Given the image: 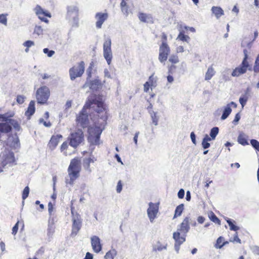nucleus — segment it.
Returning <instances> with one entry per match:
<instances>
[{
	"label": "nucleus",
	"instance_id": "obj_1",
	"mask_svg": "<svg viewBox=\"0 0 259 259\" xmlns=\"http://www.w3.org/2000/svg\"><path fill=\"white\" fill-rule=\"evenodd\" d=\"M88 108L92 109L99 113L103 112L105 108L102 99L96 95H92L89 98L82 109V128H88V139L91 144L98 145L102 128L97 125L91 126L89 125L90 121L89 116L84 113L85 110Z\"/></svg>",
	"mask_w": 259,
	"mask_h": 259
},
{
	"label": "nucleus",
	"instance_id": "obj_2",
	"mask_svg": "<svg viewBox=\"0 0 259 259\" xmlns=\"http://www.w3.org/2000/svg\"><path fill=\"white\" fill-rule=\"evenodd\" d=\"M80 159L79 157H75L71 160L68 168V175L70 178L68 183L72 184L74 181L79 177L80 172L79 164Z\"/></svg>",
	"mask_w": 259,
	"mask_h": 259
},
{
	"label": "nucleus",
	"instance_id": "obj_3",
	"mask_svg": "<svg viewBox=\"0 0 259 259\" xmlns=\"http://www.w3.org/2000/svg\"><path fill=\"white\" fill-rule=\"evenodd\" d=\"M50 96V90L47 86H41L38 88L36 91L35 97L38 104L41 105L47 104Z\"/></svg>",
	"mask_w": 259,
	"mask_h": 259
},
{
	"label": "nucleus",
	"instance_id": "obj_4",
	"mask_svg": "<svg viewBox=\"0 0 259 259\" xmlns=\"http://www.w3.org/2000/svg\"><path fill=\"white\" fill-rule=\"evenodd\" d=\"M71 214L73 220L72 235H75L80 229V215L77 211V205L74 201H71Z\"/></svg>",
	"mask_w": 259,
	"mask_h": 259
},
{
	"label": "nucleus",
	"instance_id": "obj_5",
	"mask_svg": "<svg viewBox=\"0 0 259 259\" xmlns=\"http://www.w3.org/2000/svg\"><path fill=\"white\" fill-rule=\"evenodd\" d=\"M191 221V219L189 217H186L183 222L178 226L177 231L174 233H179V237L184 236L185 237L190 229Z\"/></svg>",
	"mask_w": 259,
	"mask_h": 259
},
{
	"label": "nucleus",
	"instance_id": "obj_6",
	"mask_svg": "<svg viewBox=\"0 0 259 259\" xmlns=\"http://www.w3.org/2000/svg\"><path fill=\"white\" fill-rule=\"evenodd\" d=\"M103 56L108 65L111 63L113 55L111 50V40L107 38L103 44Z\"/></svg>",
	"mask_w": 259,
	"mask_h": 259
},
{
	"label": "nucleus",
	"instance_id": "obj_7",
	"mask_svg": "<svg viewBox=\"0 0 259 259\" xmlns=\"http://www.w3.org/2000/svg\"><path fill=\"white\" fill-rule=\"evenodd\" d=\"M170 53V48L165 41H162L161 45L159 47L158 60L162 63H164L167 59V57Z\"/></svg>",
	"mask_w": 259,
	"mask_h": 259
},
{
	"label": "nucleus",
	"instance_id": "obj_8",
	"mask_svg": "<svg viewBox=\"0 0 259 259\" xmlns=\"http://www.w3.org/2000/svg\"><path fill=\"white\" fill-rule=\"evenodd\" d=\"M69 144L74 148H76L81 143V131L71 133L67 138Z\"/></svg>",
	"mask_w": 259,
	"mask_h": 259
},
{
	"label": "nucleus",
	"instance_id": "obj_9",
	"mask_svg": "<svg viewBox=\"0 0 259 259\" xmlns=\"http://www.w3.org/2000/svg\"><path fill=\"white\" fill-rule=\"evenodd\" d=\"M251 69L249 63H246L242 61L241 64L235 68L232 72V76L233 77H238L240 75L245 73L247 69L250 70Z\"/></svg>",
	"mask_w": 259,
	"mask_h": 259
},
{
	"label": "nucleus",
	"instance_id": "obj_10",
	"mask_svg": "<svg viewBox=\"0 0 259 259\" xmlns=\"http://www.w3.org/2000/svg\"><path fill=\"white\" fill-rule=\"evenodd\" d=\"M158 212V204L152 202L149 203V207L147 209V215L151 223H153L155 219L157 217Z\"/></svg>",
	"mask_w": 259,
	"mask_h": 259
},
{
	"label": "nucleus",
	"instance_id": "obj_11",
	"mask_svg": "<svg viewBox=\"0 0 259 259\" xmlns=\"http://www.w3.org/2000/svg\"><path fill=\"white\" fill-rule=\"evenodd\" d=\"M34 10L36 15L38 16L39 19L43 22L48 23L49 20L46 18V17H48L49 18L51 17V15L49 12L44 11L39 5H37L35 7Z\"/></svg>",
	"mask_w": 259,
	"mask_h": 259
},
{
	"label": "nucleus",
	"instance_id": "obj_12",
	"mask_svg": "<svg viewBox=\"0 0 259 259\" xmlns=\"http://www.w3.org/2000/svg\"><path fill=\"white\" fill-rule=\"evenodd\" d=\"M91 245L94 251L99 253L102 248L100 239L97 236H93L91 238Z\"/></svg>",
	"mask_w": 259,
	"mask_h": 259
},
{
	"label": "nucleus",
	"instance_id": "obj_13",
	"mask_svg": "<svg viewBox=\"0 0 259 259\" xmlns=\"http://www.w3.org/2000/svg\"><path fill=\"white\" fill-rule=\"evenodd\" d=\"M62 138L63 136L60 134L53 135L48 144V147L49 149L51 150H54L57 146L60 140Z\"/></svg>",
	"mask_w": 259,
	"mask_h": 259
},
{
	"label": "nucleus",
	"instance_id": "obj_14",
	"mask_svg": "<svg viewBox=\"0 0 259 259\" xmlns=\"http://www.w3.org/2000/svg\"><path fill=\"white\" fill-rule=\"evenodd\" d=\"M97 22L96 26L97 28H101L103 23L108 18L107 13H98L96 14Z\"/></svg>",
	"mask_w": 259,
	"mask_h": 259
},
{
	"label": "nucleus",
	"instance_id": "obj_15",
	"mask_svg": "<svg viewBox=\"0 0 259 259\" xmlns=\"http://www.w3.org/2000/svg\"><path fill=\"white\" fill-rule=\"evenodd\" d=\"M173 238L175 240V249L177 252H179L180 245L186 240L184 236L179 237V233H174Z\"/></svg>",
	"mask_w": 259,
	"mask_h": 259
},
{
	"label": "nucleus",
	"instance_id": "obj_16",
	"mask_svg": "<svg viewBox=\"0 0 259 259\" xmlns=\"http://www.w3.org/2000/svg\"><path fill=\"white\" fill-rule=\"evenodd\" d=\"M69 74L71 80L75 79L77 77L81 75V67L80 65L73 66L69 70Z\"/></svg>",
	"mask_w": 259,
	"mask_h": 259
},
{
	"label": "nucleus",
	"instance_id": "obj_17",
	"mask_svg": "<svg viewBox=\"0 0 259 259\" xmlns=\"http://www.w3.org/2000/svg\"><path fill=\"white\" fill-rule=\"evenodd\" d=\"M35 111V102L33 100L31 101L28 105L27 110L25 111V115L29 119L34 113Z\"/></svg>",
	"mask_w": 259,
	"mask_h": 259
},
{
	"label": "nucleus",
	"instance_id": "obj_18",
	"mask_svg": "<svg viewBox=\"0 0 259 259\" xmlns=\"http://www.w3.org/2000/svg\"><path fill=\"white\" fill-rule=\"evenodd\" d=\"M139 20L145 23L152 22V17L151 15L144 13H140L138 16Z\"/></svg>",
	"mask_w": 259,
	"mask_h": 259
},
{
	"label": "nucleus",
	"instance_id": "obj_19",
	"mask_svg": "<svg viewBox=\"0 0 259 259\" xmlns=\"http://www.w3.org/2000/svg\"><path fill=\"white\" fill-rule=\"evenodd\" d=\"M87 86L86 84L83 86V87H85ZM101 86V81L98 79H95L92 81H91L89 84L87 85V87H89L90 89L94 91L97 90L98 88H99Z\"/></svg>",
	"mask_w": 259,
	"mask_h": 259
},
{
	"label": "nucleus",
	"instance_id": "obj_20",
	"mask_svg": "<svg viewBox=\"0 0 259 259\" xmlns=\"http://www.w3.org/2000/svg\"><path fill=\"white\" fill-rule=\"evenodd\" d=\"M247 136L241 132L238 137L237 141L240 144L243 146L248 145L249 143L247 141Z\"/></svg>",
	"mask_w": 259,
	"mask_h": 259
},
{
	"label": "nucleus",
	"instance_id": "obj_21",
	"mask_svg": "<svg viewBox=\"0 0 259 259\" xmlns=\"http://www.w3.org/2000/svg\"><path fill=\"white\" fill-rule=\"evenodd\" d=\"M211 11L218 19L224 14L223 10L219 7H212L211 8Z\"/></svg>",
	"mask_w": 259,
	"mask_h": 259
},
{
	"label": "nucleus",
	"instance_id": "obj_22",
	"mask_svg": "<svg viewBox=\"0 0 259 259\" xmlns=\"http://www.w3.org/2000/svg\"><path fill=\"white\" fill-rule=\"evenodd\" d=\"M167 248V244H162L160 241H157L153 245V250L154 251H161L162 250H166Z\"/></svg>",
	"mask_w": 259,
	"mask_h": 259
},
{
	"label": "nucleus",
	"instance_id": "obj_23",
	"mask_svg": "<svg viewBox=\"0 0 259 259\" xmlns=\"http://www.w3.org/2000/svg\"><path fill=\"white\" fill-rule=\"evenodd\" d=\"M12 130V127L7 123H0V132L1 133H8Z\"/></svg>",
	"mask_w": 259,
	"mask_h": 259
},
{
	"label": "nucleus",
	"instance_id": "obj_24",
	"mask_svg": "<svg viewBox=\"0 0 259 259\" xmlns=\"http://www.w3.org/2000/svg\"><path fill=\"white\" fill-rule=\"evenodd\" d=\"M231 112H232V109H231V107H230V105H227V106H226L224 107L223 114L221 118V119L222 120L226 119L229 116V115L230 114Z\"/></svg>",
	"mask_w": 259,
	"mask_h": 259
},
{
	"label": "nucleus",
	"instance_id": "obj_25",
	"mask_svg": "<svg viewBox=\"0 0 259 259\" xmlns=\"http://www.w3.org/2000/svg\"><path fill=\"white\" fill-rule=\"evenodd\" d=\"M69 148V145L67 141L64 142L60 147V151L63 153L65 156L71 155L70 152H68L67 150Z\"/></svg>",
	"mask_w": 259,
	"mask_h": 259
},
{
	"label": "nucleus",
	"instance_id": "obj_26",
	"mask_svg": "<svg viewBox=\"0 0 259 259\" xmlns=\"http://www.w3.org/2000/svg\"><path fill=\"white\" fill-rule=\"evenodd\" d=\"M215 71L212 66L208 67L205 75V79L206 80H210L214 75Z\"/></svg>",
	"mask_w": 259,
	"mask_h": 259
},
{
	"label": "nucleus",
	"instance_id": "obj_27",
	"mask_svg": "<svg viewBox=\"0 0 259 259\" xmlns=\"http://www.w3.org/2000/svg\"><path fill=\"white\" fill-rule=\"evenodd\" d=\"M12 142H11V146L13 148H17L20 146V142L19 138L17 134H15L14 136H12Z\"/></svg>",
	"mask_w": 259,
	"mask_h": 259
},
{
	"label": "nucleus",
	"instance_id": "obj_28",
	"mask_svg": "<svg viewBox=\"0 0 259 259\" xmlns=\"http://www.w3.org/2000/svg\"><path fill=\"white\" fill-rule=\"evenodd\" d=\"M209 136L206 134L204 136L202 142V146L204 149L208 148L210 147V144L208 143L209 141H210Z\"/></svg>",
	"mask_w": 259,
	"mask_h": 259
},
{
	"label": "nucleus",
	"instance_id": "obj_29",
	"mask_svg": "<svg viewBox=\"0 0 259 259\" xmlns=\"http://www.w3.org/2000/svg\"><path fill=\"white\" fill-rule=\"evenodd\" d=\"M157 77L154 75V74L149 76L148 82L150 85L151 87H156L157 85Z\"/></svg>",
	"mask_w": 259,
	"mask_h": 259
},
{
	"label": "nucleus",
	"instance_id": "obj_30",
	"mask_svg": "<svg viewBox=\"0 0 259 259\" xmlns=\"http://www.w3.org/2000/svg\"><path fill=\"white\" fill-rule=\"evenodd\" d=\"M116 254V250L115 249H112L106 253L104 257L105 259H114Z\"/></svg>",
	"mask_w": 259,
	"mask_h": 259
},
{
	"label": "nucleus",
	"instance_id": "obj_31",
	"mask_svg": "<svg viewBox=\"0 0 259 259\" xmlns=\"http://www.w3.org/2000/svg\"><path fill=\"white\" fill-rule=\"evenodd\" d=\"M9 123L13 126V127L17 131L21 130V126L19 122L14 119H9Z\"/></svg>",
	"mask_w": 259,
	"mask_h": 259
},
{
	"label": "nucleus",
	"instance_id": "obj_32",
	"mask_svg": "<svg viewBox=\"0 0 259 259\" xmlns=\"http://www.w3.org/2000/svg\"><path fill=\"white\" fill-rule=\"evenodd\" d=\"M219 129L218 127H213L212 128L210 132V139L211 140H213L215 139L219 133Z\"/></svg>",
	"mask_w": 259,
	"mask_h": 259
},
{
	"label": "nucleus",
	"instance_id": "obj_33",
	"mask_svg": "<svg viewBox=\"0 0 259 259\" xmlns=\"http://www.w3.org/2000/svg\"><path fill=\"white\" fill-rule=\"evenodd\" d=\"M149 112L150 114L153 123L155 125H157L158 124V121L159 118L157 116L156 112H155L153 111H150V110H149Z\"/></svg>",
	"mask_w": 259,
	"mask_h": 259
},
{
	"label": "nucleus",
	"instance_id": "obj_34",
	"mask_svg": "<svg viewBox=\"0 0 259 259\" xmlns=\"http://www.w3.org/2000/svg\"><path fill=\"white\" fill-rule=\"evenodd\" d=\"M225 220L227 222L228 224L229 225L230 227V229L231 230L236 231L239 229V228L238 226L235 225L233 224L232 221L231 219L227 218Z\"/></svg>",
	"mask_w": 259,
	"mask_h": 259
},
{
	"label": "nucleus",
	"instance_id": "obj_35",
	"mask_svg": "<svg viewBox=\"0 0 259 259\" xmlns=\"http://www.w3.org/2000/svg\"><path fill=\"white\" fill-rule=\"evenodd\" d=\"M184 209V204H181L179 205H178L175 210V213L174 215V218H176L178 216H180L183 212Z\"/></svg>",
	"mask_w": 259,
	"mask_h": 259
},
{
	"label": "nucleus",
	"instance_id": "obj_36",
	"mask_svg": "<svg viewBox=\"0 0 259 259\" xmlns=\"http://www.w3.org/2000/svg\"><path fill=\"white\" fill-rule=\"evenodd\" d=\"M94 162V160L91 158H89L88 159H85L83 160V166L84 167V168L88 170L89 172L91 171V169L89 168H90V163L91 162Z\"/></svg>",
	"mask_w": 259,
	"mask_h": 259
},
{
	"label": "nucleus",
	"instance_id": "obj_37",
	"mask_svg": "<svg viewBox=\"0 0 259 259\" xmlns=\"http://www.w3.org/2000/svg\"><path fill=\"white\" fill-rule=\"evenodd\" d=\"M209 218L211 221H212L214 223L220 225V220L218 219V218L214 214V213L213 212H211L209 214Z\"/></svg>",
	"mask_w": 259,
	"mask_h": 259
},
{
	"label": "nucleus",
	"instance_id": "obj_38",
	"mask_svg": "<svg viewBox=\"0 0 259 259\" xmlns=\"http://www.w3.org/2000/svg\"><path fill=\"white\" fill-rule=\"evenodd\" d=\"M177 39L188 42L190 37L188 35H185L182 32H180Z\"/></svg>",
	"mask_w": 259,
	"mask_h": 259
},
{
	"label": "nucleus",
	"instance_id": "obj_39",
	"mask_svg": "<svg viewBox=\"0 0 259 259\" xmlns=\"http://www.w3.org/2000/svg\"><path fill=\"white\" fill-rule=\"evenodd\" d=\"M253 41L252 40L251 41H248V40H247L246 39V38L245 37L242 41V43H241V46L242 47H248L249 49L251 48V47H252V44Z\"/></svg>",
	"mask_w": 259,
	"mask_h": 259
},
{
	"label": "nucleus",
	"instance_id": "obj_40",
	"mask_svg": "<svg viewBox=\"0 0 259 259\" xmlns=\"http://www.w3.org/2000/svg\"><path fill=\"white\" fill-rule=\"evenodd\" d=\"M23 45L26 48L25 49V52H28L29 48L34 45V42L32 40H27L24 42Z\"/></svg>",
	"mask_w": 259,
	"mask_h": 259
},
{
	"label": "nucleus",
	"instance_id": "obj_41",
	"mask_svg": "<svg viewBox=\"0 0 259 259\" xmlns=\"http://www.w3.org/2000/svg\"><path fill=\"white\" fill-rule=\"evenodd\" d=\"M253 71L255 73L259 72V54L257 56L255 60Z\"/></svg>",
	"mask_w": 259,
	"mask_h": 259
},
{
	"label": "nucleus",
	"instance_id": "obj_42",
	"mask_svg": "<svg viewBox=\"0 0 259 259\" xmlns=\"http://www.w3.org/2000/svg\"><path fill=\"white\" fill-rule=\"evenodd\" d=\"M39 124H42L45 126L49 127L51 126L52 123L50 121H45L44 118H40L38 120Z\"/></svg>",
	"mask_w": 259,
	"mask_h": 259
},
{
	"label": "nucleus",
	"instance_id": "obj_43",
	"mask_svg": "<svg viewBox=\"0 0 259 259\" xmlns=\"http://www.w3.org/2000/svg\"><path fill=\"white\" fill-rule=\"evenodd\" d=\"M29 193V188L28 186H26L24 189L23 192H22V197L23 200H25L28 196Z\"/></svg>",
	"mask_w": 259,
	"mask_h": 259
},
{
	"label": "nucleus",
	"instance_id": "obj_44",
	"mask_svg": "<svg viewBox=\"0 0 259 259\" xmlns=\"http://www.w3.org/2000/svg\"><path fill=\"white\" fill-rule=\"evenodd\" d=\"M250 144L255 149L259 151V142L256 140L252 139L250 140Z\"/></svg>",
	"mask_w": 259,
	"mask_h": 259
},
{
	"label": "nucleus",
	"instance_id": "obj_45",
	"mask_svg": "<svg viewBox=\"0 0 259 259\" xmlns=\"http://www.w3.org/2000/svg\"><path fill=\"white\" fill-rule=\"evenodd\" d=\"M168 61L174 64H176L179 62V60L177 55H171L168 59Z\"/></svg>",
	"mask_w": 259,
	"mask_h": 259
},
{
	"label": "nucleus",
	"instance_id": "obj_46",
	"mask_svg": "<svg viewBox=\"0 0 259 259\" xmlns=\"http://www.w3.org/2000/svg\"><path fill=\"white\" fill-rule=\"evenodd\" d=\"M93 67H94V63L93 62H92L90 63V65L87 70V73L88 74V78H90L91 77Z\"/></svg>",
	"mask_w": 259,
	"mask_h": 259
},
{
	"label": "nucleus",
	"instance_id": "obj_47",
	"mask_svg": "<svg viewBox=\"0 0 259 259\" xmlns=\"http://www.w3.org/2000/svg\"><path fill=\"white\" fill-rule=\"evenodd\" d=\"M122 190V182L121 180H119V181H118V182L117 183V184L116 186V191L117 193H120L121 192Z\"/></svg>",
	"mask_w": 259,
	"mask_h": 259
},
{
	"label": "nucleus",
	"instance_id": "obj_48",
	"mask_svg": "<svg viewBox=\"0 0 259 259\" xmlns=\"http://www.w3.org/2000/svg\"><path fill=\"white\" fill-rule=\"evenodd\" d=\"M122 12L125 16H127L130 13L129 7L127 5L121 8Z\"/></svg>",
	"mask_w": 259,
	"mask_h": 259
},
{
	"label": "nucleus",
	"instance_id": "obj_49",
	"mask_svg": "<svg viewBox=\"0 0 259 259\" xmlns=\"http://www.w3.org/2000/svg\"><path fill=\"white\" fill-rule=\"evenodd\" d=\"M44 53L47 54L48 56L49 57H52L54 54L55 52L52 50H49L48 48H45L43 50Z\"/></svg>",
	"mask_w": 259,
	"mask_h": 259
},
{
	"label": "nucleus",
	"instance_id": "obj_50",
	"mask_svg": "<svg viewBox=\"0 0 259 259\" xmlns=\"http://www.w3.org/2000/svg\"><path fill=\"white\" fill-rule=\"evenodd\" d=\"M0 23L4 24L7 25V19L6 17V16L4 14H1L0 15Z\"/></svg>",
	"mask_w": 259,
	"mask_h": 259
},
{
	"label": "nucleus",
	"instance_id": "obj_51",
	"mask_svg": "<svg viewBox=\"0 0 259 259\" xmlns=\"http://www.w3.org/2000/svg\"><path fill=\"white\" fill-rule=\"evenodd\" d=\"M34 33H35L37 34L38 35H39L40 34L42 33V29L41 28V26H35L34 30Z\"/></svg>",
	"mask_w": 259,
	"mask_h": 259
},
{
	"label": "nucleus",
	"instance_id": "obj_52",
	"mask_svg": "<svg viewBox=\"0 0 259 259\" xmlns=\"http://www.w3.org/2000/svg\"><path fill=\"white\" fill-rule=\"evenodd\" d=\"M243 54H244V58L242 60L243 62H246V63H249L247 61L248 59V51L246 49H244L243 50Z\"/></svg>",
	"mask_w": 259,
	"mask_h": 259
},
{
	"label": "nucleus",
	"instance_id": "obj_53",
	"mask_svg": "<svg viewBox=\"0 0 259 259\" xmlns=\"http://www.w3.org/2000/svg\"><path fill=\"white\" fill-rule=\"evenodd\" d=\"M19 223V222L18 221L16 224L15 225V226L12 228V234L13 235L16 234V233L18 232V224Z\"/></svg>",
	"mask_w": 259,
	"mask_h": 259
},
{
	"label": "nucleus",
	"instance_id": "obj_54",
	"mask_svg": "<svg viewBox=\"0 0 259 259\" xmlns=\"http://www.w3.org/2000/svg\"><path fill=\"white\" fill-rule=\"evenodd\" d=\"M54 206L53 203L51 202H49L48 203V211L50 215H52V213L53 211Z\"/></svg>",
	"mask_w": 259,
	"mask_h": 259
},
{
	"label": "nucleus",
	"instance_id": "obj_55",
	"mask_svg": "<svg viewBox=\"0 0 259 259\" xmlns=\"http://www.w3.org/2000/svg\"><path fill=\"white\" fill-rule=\"evenodd\" d=\"M230 242H237L239 243H241V240L238 237L237 233H236L233 240H230Z\"/></svg>",
	"mask_w": 259,
	"mask_h": 259
},
{
	"label": "nucleus",
	"instance_id": "obj_56",
	"mask_svg": "<svg viewBox=\"0 0 259 259\" xmlns=\"http://www.w3.org/2000/svg\"><path fill=\"white\" fill-rule=\"evenodd\" d=\"M184 195H185L184 190L183 189H181L178 193V197L180 199L183 198L184 197Z\"/></svg>",
	"mask_w": 259,
	"mask_h": 259
},
{
	"label": "nucleus",
	"instance_id": "obj_57",
	"mask_svg": "<svg viewBox=\"0 0 259 259\" xmlns=\"http://www.w3.org/2000/svg\"><path fill=\"white\" fill-rule=\"evenodd\" d=\"M17 102L19 104H22L24 102V98L23 96L21 95H18L17 97Z\"/></svg>",
	"mask_w": 259,
	"mask_h": 259
},
{
	"label": "nucleus",
	"instance_id": "obj_58",
	"mask_svg": "<svg viewBox=\"0 0 259 259\" xmlns=\"http://www.w3.org/2000/svg\"><path fill=\"white\" fill-rule=\"evenodd\" d=\"M190 138L192 143L196 145V136L194 132H191L190 134Z\"/></svg>",
	"mask_w": 259,
	"mask_h": 259
},
{
	"label": "nucleus",
	"instance_id": "obj_59",
	"mask_svg": "<svg viewBox=\"0 0 259 259\" xmlns=\"http://www.w3.org/2000/svg\"><path fill=\"white\" fill-rule=\"evenodd\" d=\"M8 117L5 114H0V120L2 121L8 122H9Z\"/></svg>",
	"mask_w": 259,
	"mask_h": 259
},
{
	"label": "nucleus",
	"instance_id": "obj_60",
	"mask_svg": "<svg viewBox=\"0 0 259 259\" xmlns=\"http://www.w3.org/2000/svg\"><path fill=\"white\" fill-rule=\"evenodd\" d=\"M150 87H151V85L148 82L146 81L144 84V92L147 93L149 90Z\"/></svg>",
	"mask_w": 259,
	"mask_h": 259
},
{
	"label": "nucleus",
	"instance_id": "obj_61",
	"mask_svg": "<svg viewBox=\"0 0 259 259\" xmlns=\"http://www.w3.org/2000/svg\"><path fill=\"white\" fill-rule=\"evenodd\" d=\"M224 241V238L222 237H220L218 238L217 240V243H216V244L215 245V247H216V246H219V245H221L222 243V242Z\"/></svg>",
	"mask_w": 259,
	"mask_h": 259
},
{
	"label": "nucleus",
	"instance_id": "obj_62",
	"mask_svg": "<svg viewBox=\"0 0 259 259\" xmlns=\"http://www.w3.org/2000/svg\"><path fill=\"white\" fill-rule=\"evenodd\" d=\"M246 102H247V99L246 98H243V97H241V98H239V102H240V103L241 104V105H242V107H244V106L246 104Z\"/></svg>",
	"mask_w": 259,
	"mask_h": 259
},
{
	"label": "nucleus",
	"instance_id": "obj_63",
	"mask_svg": "<svg viewBox=\"0 0 259 259\" xmlns=\"http://www.w3.org/2000/svg\"><path fill=\"white\" fill-rule=\"evenodd\" d=\"M83 259H93V255L90 252H88Z\"/></svg>",
	"mask_w": 259,
	"mask_h": 259
},
{
	"label": "nucleus",
	"instance_id": "obj_64",
	"mask_svg": "<svg viewBox=\"0 0 259 259\" xmlns=\"http://www.w3.org/2000/svg\"><path fill=\"white\" fill-rule=\"evenodd\" d=\"M205 221V218L202 216H199L197 218V221L200 224H202Z\"/></svg>",
	"mask_w": 259,
	"mask_h": 259
}]
</instances>
